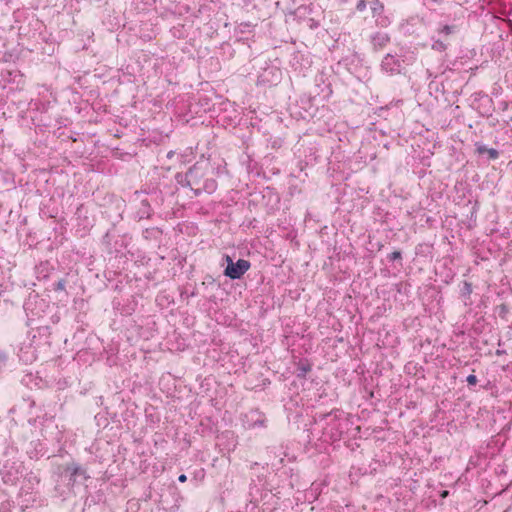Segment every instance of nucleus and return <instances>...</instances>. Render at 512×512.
<instances>
[{
    "label": "nucleus",
    "instance_id": "obj_24",
    "mask_svg": "<svg viewBox=\"0 0 512 512\" xmlns=\"http://www.w3.org/2000/svg\"><path fill=\"white\" fill-rule=\"evenodd\" d=\"M376 22H377V24H379V25H382V26H384V25H385L384 20H381V21H380L379 19H376Z\"/></svg>",
    "mask_w": 512,
    "mask_h": 512
},
{
    "label": "nucleus",
    "instance_id": "obj_10",
    "mask_svg": "<svg viewBox=\"0 0 512 512\" xmlns=\"http://www.w3.org/2000/svg\"><path fill=\"white\" fill-rule=\"evenodd\" d=\"M475 147H476V152L479 154V155H483V154H487L488 155V158L490 160H496L498 157H499V152L498 150L494 149V148H488L485 144L483 143H476L475 144Z\"/></svg>",
    "mask_w": 512,
    "mask_h": 512
},
{
    "label": "nucleus",
    "instance_id": "obj_2",
    "mask_svg": "<svg viewBox=\"0 0 512 512\" xmlns=\"http://www.w3.org/2000/svg\"><path fill=\"white\" fill-rule=\"evenodd\" d=\"M316 426L322 431L324 442H334L341 438L346 426L344 413L338 409L329 413L319 414L315 419Z\"/></svg>",
    "mask_w": 512,
    "mask_h": 512
},
{
    "label": "nucleus",
    "instance_id": "obj_14",
    "mask_svg": "<svg viewBox=\"0 0 512 512\" xmlns=\"http://www.w3.org/2000/svg\"><path fill=\"white\" fill-rule=\"evenodd\" d=\"M311 370V366L308 363L300 362L297 367L298 376L304 377Z\"/></svg>",
    "mask_w": 512,
    "mask_h": 512
},
{
    "label": "nucleus",
    "instance_id": "obj_26",
    "mask_svg": "<svg viewBox=\"0 0 512 512\" xmlns=\"http://www.w3.org/2000/svg\"><path fill=\"white\" fill-rule=\"evenodd\" d=\"M447 494H448V491H444V492L442 493V496H443V497H445Z\"/></svg>",
    "mask_w": 512,
    "mask_h": 512
},
{
    "label": "nucleus",
    "instance_id": "obj_11",
    "mask_svg": "<svg viewBox=\"0 0 512 512\" xmlns=\"http://www.w3.org/2000/svg\"><path fill=\"white\" fill-rule=\"evenodd\" d=\"M456 32V26L455 25H440L437 29L438 36L440 38H443L447 40L448 36L454 34Z\"/></svg>",
    "mask_w": 512,
    "mask_h": 512
},
{
    "label": "nucleus",
    "instance_id": "obj_7",
    "mask_svg": "<svg viewBox=\"0 0 512 512\" xmlns=\"http://www.w3.org/2000/svg\"><path fill=\"white\" fill-rule=\"evenodd\" d=\"M266 417L258 410H252L244 416V424L247 428L265 427Z\"/></svg>",
    "mask_w": 512,
    "mask_h": 512
},
{
    "label": "nucleus",
    "instance_id": "obj_5",
    "mask_svg": "<svg viewBox=\"0 0 512 512\" xmlns=\"http://www.w3.org/2000/svg\"><path fill=\"white\" fill-rule=\"evenodd\" d=\"M403 62L396 54L387 53L381 61V71L388 75L400 74L403 70Z\"/></svg>",
    "mask_w": 512,
    "mask_h": 512
},
{
    "label": "nucleus",
    "instance_id": "obj_23",
    "mask_svg": "<svg viewBox=\"0 0 512 512\" xmlns=\"http://www.w3.org/2000/svg\"><path fill=\"white\" fill-rule=\"evenodd\" d=\"M174 154H175L174 151H169L166 156L168 159H171L174 156Z\"/></svg>",
    "mask_w": 512,
    "mask_h": 512
},
{
    "label": "nucleus",
    "instance_id": "obj_13",
    "mask_svg": "<svg viewBox=\"0 0 512 512\" xmlns=\"http://www.w3.org/2000/svg\"><path fill=\"white\" fill-rule=\"evenodd\" d=\"M370 9L372 11L373 17H377L383 13L384 5L379 0H373L370 2Z\"/></svg>",
    "mask_w": 512,
    "mask_h": 512
},
{
    "label": "nucleus",
    "instance_id": "obj_27",
    "mask_svg": "<svg viewBox=\"0 0 512 512\" xmlns=\"http://www.w3.org/2000/svg\"><path fill=\"white\" fill-rule=\"evenodd\" d=\"M511 121H512V117H511Z\"/></svg>",
    "mask_w": 512,
    "mask_h": 512
},
{
    "label": "nucleus",
    "instance_id": "obj_4",
    "mask_svg": "<svg viewBox=\"0 0 512 512\" xmlns=\"http://www.w3.org/2000/svg\"><path fill=\"white\" fill-rule=\"evenodd\" d=\"M22 464L15 461H6L0 471L2 480L6 484H15L22 475Z\"/></svg>",
    "mask_w": 512,
    "mask_h": 512
},
{
    "label": "nucleus",
    "instance_id": "obj_15",
    "mask_svg": "<svg viewBox=\"0 0 512 512\" xmlns=\"http://www.w3.org/2000/svg\"><path fill=\"white\" fill-rule=\"evenodd\" d=\"M472 293V285L471 283L465 281L463 283V287L461 288V296L462 297H469Z\"/></svg>",
    "mask_w": 512,
    "mask_h": 512
},
{
    "label": "nucleus",
    "instance_id": "obj_1",
    "mask_svg": "<svg viewBox=\"0 0 512 512\" xmlns=\"http://www.w3.org/2000/svg\"><path fill=\"white\" fill-rule=\"evenodd\" d=\"M225 168L214 166L209 159L198 160L185 174L177 173L175 179L182 186H188L196 196L206 192L212 194L217 189L216 177L224 173Z\"/></svg>",
    "mask_w": 512,
    "mask_h": 512
},
{
    "label": "nucleus",
    "instance_id": "obj_3",
    "mask_svg": "<svg viewBox=\"0 0 512 512\" xmlns=\"http://www.w3.org/2000/svg\"><path fill=\"white\" fill-rule=\"evenodd\" d=\"M224 259L227 262L224 275L232 280L240 279L251 266L250 262L245 259H238L234 262L229 255H225Z\"/></svg>",
    "mask_w": 512,
    "mask_h": 512
},
{
    "label": "nucleus",
    "instance_id": "obj_21",
    "mask_svg": "<svg viewBox=\"0 0 512 512\" xmlns=\"http://www.w3.org/2000/svg\"><path fill=\"white\" fill-rule=\"evenodd\" d=\"M34 106L37 110L45 111L47 109V107L44 104L38 102H35Z\"/></svg>",
    "mask_w": 512,
    "mask_h": 512
},
{
    "label": "nucleus",
    "instance_id": "obj_16",
    "mask_svg": "<svg viewBox=\"0 0 512 512\" xmlns=\"http://www.w3.org/2000/svg\"><path fill=\"white\" fill-rule=\"evenodd\" d=\"M66 281L61 279L57 283L54 284V290L55 291H63L65 290Z\"/></svg>",
    "mask_w": 512,
    "mask_h": 512
},
{
    "label": "nucleus",
    "instance_id": "obj_17",
    "mask_svg": "<svg viewBox=\"0 0 512 512\" xmlns=\"http://www.w3.org/2000/svg\"><path fill=\"white\" fill-rule=\"evenodd\" d=\"M402 256H401V252L400 251H394L392 252L391 254L388 255V259L390 261H395L397 259H401Z\"/></svg>",
    "mask_w": 512,
    "mask_h": 512
},
{
    "label": "nucleus",
    "instance_id": "obj_9",
    "mask_svg": "<svg viewBox=\"0 0 512 512\" xmlns=\"http://www.w3.org/2000/svg\"><path fill=\"white\" fill-rule=\"evenodd\" d=\"M370 39L374 51L383 49L390 42V36L385 32H376Z\"/></svg>",
    "mask_w": 512,
    "mask_h": 512
},
{
    "label": "nucleus",
    "instance_id": "obj_8",
    "mask_svg": "<svg viewBox=\"0 0 512 512\" xmlns=\"http://www.w3.org/2000/svg\"><path fill=\"white\" fill-rule=\"evenodd\" d=\"M18 356L25 364H29L37 359V351L31 343L23 344L19 350Z\"/></svg>",
    "mask_w": 512,
    "mask_h": 512
},
{
    "label": "nucleus",
    "instance_id": "obj_20",
    "mask_svg": "<svg viewBox=\"0 0 512 512\" xmlns=\"http://www.w3.org/2000/svg\"><path fill=\"white\" fill-rule=\"evenodd\" d=\"M466 381H467V383H468L469 385H476V384H477V382H478V379H477V377H476L475 375L470 374V375L467 377Z\"/></svg>",
    "mask_w": 512,
    "mask_h": 512
},
{
    "label": "nucleus",
    "instance_id": "obj_25",
    "mask_svg": "<svg viewBox=\"0 0 512 512\" xmlns=\"http://www.w3.org/2000/svg\"><path fill=\"white\" fill-rule=\"evenodd\" d=\"M0 512H6V507H4L3 505L0 507Z\"/></svg>",
    "mask_w": 512,
    "mask_h": 512
},
{
    "label": "nucleus",
    "instance_id": "obj_18",
    "mask_svg": "<svg viewBox=\"0 0 512 512\" xmlns=\"http://www.w3.org/2000/svg\"><path fill=\"white\" fill-rule=\"evenodd\" d=\"M366 7H367V3L365 0H359L357 2V5H356L357 11L362 12L366 9Z\"/></svg>",
    "mask_w": 512,
    "mask_h": 512
},
{
    "label": "nucleus",
    "instance_id": "obj_19",
    "mask_svg": "<svg viewBox=\"0 0 512 512\" xmlns=\"http://www.w3.org/2000/svg\"><path fill=\"white\" fill-rule=\"evenodd\" d=\"M7 355L6 353L0 349V368L6 365Z\"/></svg>",
    "mask_w": 512,
    "mask_h": 512
},
{
    "label": "nucleus",
    "instance_id": "obj_6",
    "mask_svg": "<svg viewBox=\"0 0 512 512\" xmlns=\"http://www.w3.org/2000/svg\"><path fill=\"white\" fill-rule=\"evenodd\" d=\"M65 476L68 478V484L74 485L78 482V479H82L83 481L87 480L89 476L84 468H82L77 463H71L67 465L64 470Z\"/></svg>",
    "mask_w": 512,
    "mask_h": 512
},
{
    "label": "nucleus",
    "instance_id": "obj_22",
    "mask_svg": "<svg viewBox=\"0 0 512 512\" xmlns=\"http://www.w3.org/2000/svg\"><path fill=\"white\" fill-rule=\"evenodd\" d=\"M178 481L181 482V483L186 482L187 481V476L185 474L179 475Z\"/></svg>",
    "mask_w": 512,
    "mask_h": 512
},
{
    "label": "nucleus",
    "instance_id": "obj_12",
    "mask_svg": "<svg viewBox=\"0 0 512 512\" xmlns=\"http://www.w3.org/2000/svg\"><path fill=\"white\" fill-rule=\"evenodd\" d=\"M432 49L435 50V51H438V52H443L447 49L448 47V43H447V40L443 39V38H435V37H432Z\"/></svg>",
    "mask_w": 512,
    "mask_h": 512
}]
</instances>
